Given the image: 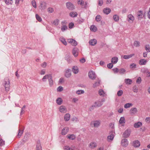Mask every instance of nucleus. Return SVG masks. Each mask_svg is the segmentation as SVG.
Segmentation results:
<instances>
[{"label":"nucleus","mask_w":150,"mask_h":150,"mask_svg":"<svg viewBox=\"0 0 150 150\" xmlns=\"http://www.w3.org/2000/svg\"><path fill=\"white\" fill-rule=\"evenodd\" d=\"M4 1L7 4H12L13 1L12 0H4Z\"/></svg>","instance_id":"nucleus-41"},{"label":"nucleus","mask_w":150,"mask_h":150,"mask_svg":"<svg viewBox=\"0 0 150 150\" xmlns=\"http://www.w3.org/2000/svg\"><path fill=\"white\" fill-rule=\"evenodd\" d=\"M125 81L127 84H131L132 83V80L129 79H126L125 80Z\"/></svg>","instance_id":"nucleus-34"},{"label":"nucleus","mask_w":150,"mask_h":150,"mask_svg":"<svg viewBox=\"0 0 150 150\" xmlns=\"http://www.w3.org/2000/svg\"><path fill=\"white\" fill-rule=\"evenodd\" d=\"M140 145V143L139 141H133L132 143V145L135 147H139Z\"/></svg>","instance_id":"nucleus-15"},{"label":"nucleus","mask_w":150,"mask_h":150,"mask_svg":"<svg viewBox=\"0 0 150 150\" xmlns=\"http://www.w3.org/2000/svg\"><path fill=\"white\" fill-rule=\"evenodd\" d=\"M70 115L69 114H66L64 116V119L66 121H68L70 120Z\"/></svg>","instance_id":"nucleus-28"},{"label":"nucleus","mask_w":150,"mask_h":150,"mask_svg":"<svg viewBox=\"0 0 150 150\" xmlns=\"http://www.w3.org/2000/svg\"><path fill=\"white\" fill-rule=\"evenodd\" d=\"M50 78H49L48 80V82L50 87H52L54 84V81L52 79V76H50Z\"/></svg>","instance_id":"nucleus-18"},{"label":"nucleus","mask_w":150,"mask_h":150,"mask_svg":"<svg viewBox=\"0 0 150 150\" xmlns=\"http://www.w3.org/2000/svg\"><path fill=\"white\" fill-rule=\"evenodd\" d=\"M141 71L142 73H145L148 72V69L146 68H143L141 69Z\"/></svg>","instance_id":"nucleus-51"},{"label":"nucleus","mask_w":150,"mask_h":150,"mask_svg":"<svg viewBox=\"0 0 150 150\" xmlns=\"http://www.w3.org/2000/svg\"><path fill=\"white\" fill-rule=\"evenodd\" d=\"M130 132L131 131L130 130H126L123 134V137L125 138L128 137L129 136Z\"/></svg>","instance_id":"nucleus-11"},{"label":"nucleus","mask_w":150,"mask_h":150,"mask_svg":"<svg viewBox=\"0 0 150 150\" xmlns=\"http://www.w3.org/2000/svg\"><path fill=\"white\" fill-rule=\"evenodd\" d=\"M47 11L50 13H52L54 11L53 9L51 7H49L47 9Z\"/></svg>","instance_id":"nucleus-53"},{"label":"nucleus","mask_w":150,"mask_h":150,"mask_svg":"<svg viewBox=\"0 0 150 150\" xmlns=\"http://www.w3.org/2000/svg\"><path fill=\"white\" fill-rule=\"evenodd\" d=\"M52 75L51 74H48L46 75H45L42 78V80L43 82H45L46 81L47 79H48V80L49 78H50V76H52Z\"/></svg>","instance_id":"nucleus-21"},{"label":"nucleus","mask_w":150,"mask_h":150,"mask_svg":"<svg viewBox=\"0 0 150 150\" xmlns=\"http://www.w3.org/2000/svg\"><path fill=\"white\" fill-rule=\"evenodd\" d=\"M133 45L136 47H139L140 45V43L139 41H135Z\"/></svg>","instance_id":"nucleus-46"},{"label":"nucleus","mask_w":150,"mask_h":150,"mask_svg":"<svg viewBox=\"0 0 150 150\" xmlns=\"http://www.w3.org/2000/svg\"><path fill=\"white\" fill-rule=\"evenodd\" d=\"M100 80L99 79H98L97 81L96 82L93 84V86L94 88H95L98 86L100 84Z\"/></svg>","instance_id":"nucleus-35"},{"label":"nucleus","mask_w":150,"mask_h":150,"mask_svg":"<svg viewBox=\"0 0 150 150\" xmlns=\"http://www.w3.org/2000/svg\"><path fill=\"white\" fill-rule=\"evenodd\" d=\"M99 94L102 96H104L105 94L104 91L102 89H100L99 91Z\"/></svg>","instance_id":"nucleus-48"},{"label":"nucleus","mask_w":150,"mask_h":150,"mask_svg":"<svg viewBox=\"0 0 150 150\" xmlns=\"http://www.w3.org/2000/svg\"><path fill=\"white\" fill-rule=\"evenodd\" d=\"M113 19L115 21H117L119 20V17L117 15H115L113 16Z\"/></svg>","instance_id":"nucleus-43"},{"label":"nucleus","mask_w":150,"mask_h":150,"mask_svg":"<svg viewBox=\"0 0 150 150\" xmlns=\"http://www.w3.org/2000/svg\"><path fill=\"white\" fill-rule=\"evenodd\" d=\"M95 19L97 21L99 22L101 20V17L100 15H98L96 16Z\"/></svg>","instance_id":"nucleus-52"},{"label":"nucleus","mask_w":150,"mask_h":150,"mask_svg":"<svg viewBox=\"0 0 150 150\" xmlns=\"http://www.w3.org/2000/svg\"><path fill=\"white\" fill-rule=\"evenodd\" d=\"M141 82V77H139L137 80L136 82L138 83H140Z\"/></svg>","instance_id":"nucleus-61"},{"label":"nucleus","mask_w":150,"mask_h":150,"mask_svg":"<svg viewBox=\"0 0 150 150\" xmlns=\"http://www.w3.org/2000/svg\"><path fill=\"white\" fill-rule=\"evenodd\" d=\"M138 88L137 86H134L133 87V91L134 92H138Z\"/></svg>","instance_id":"nucleus-59"},{"label":"nucleus","mask_w":150,"mask_h":150,"mask_svg":"<svg viewBox=\"0 0 150 150\" xmlns=\"http://www.w3.org/2000/svg\"><path fill=\"white\" fill-rule=\"evenodd\" d=\"M77 3L78 4H80L82 6H83L84 5V2L82 0H78Z\"/></svg>","instance_id":"nucleus-50"},{"label":"nucleus","mask_w":150,"mask_h":150,"mask_svg":"<svg viewBox=\"0 0 150 150\" xmlns=\"http://www.w3.org/2000/svg\"><path fill=\"white\" fill-rule=\"evenodd\" d=\"M145 49L148 52H150V46L149 45H146L145 46Z\"/></svg>","instance_id":"nucleus-44"},{"label":"nucleus","mask_w":150,"mask_h":150,"mask_svg":"<svg viewBox=\"0 0 150 150\" xmlns=\"http://www.w3.org/2000/svg\"><path fill=\"white\" fill-rule=\"evenodd\" d=\"M111 9L108 8H105L103 10L104 13L107 15L109 14L111 12Z\"/></svg>","instance_id":"nucleus-20"},{"label":"nucleus","mask_w":150,"mask_h":150,"mask_svg":"<svg viewBox=\"0 0 150 150\" xmlns=\"http://www.w3.org/2000/svg\"><path fill=\"white\" fill-rule=\"evenodd\" d=\"M66 5L67 8L70 10H72L75 8L74 5L70 2H67Z\"/></svg>","instance_id":"nucleus-4"},{"label":"nucleus","mask_w":150,"mask_h":150,"mask_svg":"<svg viewBox=\"0 0 150 150\" xmlns=\"http://www.w3.org/2000/svg\"><path fill=\"white\" fill-rule=\"evenodd\" d=\"M47 64L46 62H44L42 64H41V66L43 68H45L47 66Z\"/></svg>","instance_id":"nucleus-63"},{"label":"nucleus","mask_w":150,"mask_h":150,"mask_svg":"<svg viewBox=\"0 0 150 150\" xmlns=\"http://www.w3.org/2000/svg\"><path fill=\"white\" fill-rule=\"evenodd\" d=\"M84 93V91L81 90H77L76 92V93L78 95H80L81 94H83Z\"/></svg>","instance_id":"nucleus-45"},{"label":"nucleus","mask_w":150,"mask_h":150,"mask_svg":"<svg viewBox=\"0 0 150 150\" xmlns=\"http://www.w3.org/2000/svg\"><path fill=\"white\" fill-rule=\"evenodd\" d=\"M36 150H42L40 141H38L36 146Z\"/></svg>","instance_id":"nucleus-22"},{"label":"nucleus","mask_w":150,"mask_h":150,"mask_svg":"<svg viewBox=\"0 0 150 150\" xmlns=\"http://www.w3.org/2000/svg\"><path fill=\"white\" fill-rule=\"evenodd\" d=\"M69 15L72 17H75L77 16V13L76 12L72 11L70 12Z\"/></svg>","instance_id":"nucleus-30"},{"label":"nucleus","mask_w":150,"mask_h":150,"mask_svg":"<svg viewBox=\"0 0 150 150\" xmlns=\"http://www.w3.org/2000/svg\"><path fill=\"white\" fill-rule=\"evenodd\" d=\"M67 137L69 140H73L76 138V136L74 134H69L67 136Z\"/></svg>","instance_id":"nucleus-16"},{"label":"nucleus","mask_w":150,"mask_h":150,"mask_svg":"<svg viewBox=\"0 0 150 150\" xmlns=\"http://www.w3.org/2000/svg\"><path fill=\"white\" fill-rule=\"evenodd\" d=\"M89 42L91 45L94 46L96 44L97 41L96 39H93L90 40Z\"/></svg>","instance_id":"nucleus-17"},{"label":"nucleus","mask_w":150,"mask_h":150,"mask_svg":"<svg viewBox=\"0 0 150 150\" xmlns=\"http://www.w3.org/2000/svg\"><path fill=\"white\" fill-rule=\"evenodd\" d=\"M32 4L33 6L35 8H36L37 6H36V3L35 1L34 0H33L32 1Z\"/></svg>","instance_id":"nucleus-58"},{"label":"nucleus","mask_w":150,"mask_h":150,"mask_svg":"<svg viewBox=\"0 0 150 150\" xmlns=\"http://www.w3.org/2000/svg\"><path fill=\"white\" fill-rule=\"evenodd\" d=\"M59 110L61 113H65L67 112V109L65 106L61 105L59 107Z\"/></svg>","instance_id":"nucleus-7"},{"label":"nucleus","mask_w":150,"mask_h":150,"mask_svg":"<svg viewBox=\"0 0 150 150\" xmlns=\"http://www.w3.org/2000/svg\"><path fill=\"white\" fill-rule=\"evenodd\" d=\"M72 71L75 74H76L79 72V69L77 67L74 66L72 69Z\"/></svg>","instance_id":"nucleus-24"},{"label":"nucleus","mask_w":150,"mask_h":150,"mask_svg":"<svg viewBox=\"0 0 150 150\" xmlns=\"http://www.w3.org/2000/svg\"><path fill=\"white\" fill-rule=\"evenodd\" d=\"M72 53L75 57H76L78 54V50L76 48H74L72 50Z\"/></svg>","instance_id":"nucleus-19"},{"label":"nucleus","mask_w":150,"mask_h":150,"mask_svg":"<svg viewBox=\"0 0 150 150\" xmlns=\"http://www.w3.org/2000/svg\"><path fill=\"white\" fill-rule=\"evenodd\" d=\"M107 66L109 69H111L113 67V64L112 63H110L107 64Z\"/></svg>","instance_id":"nucleus-60"},{"label":"nucleus","mask_w":150,"mask_h":150,"mask_svg":"<svg viewBox=\"0 0 150 150\" xmlns=\"http://www.w3.org/2000/svg\"><path fill=\"white\" fill-rule=\"evenodd\" d=\"M97 146V144L95 141H92L88 145L89 147L91 149H94Z\"/></svg>","instance_id":"nucleus-8"},{"label":"nucleus","mask_w":150,"mask_h":150,"mask_svg":"<svg viewBox=\"0 0 150 150\" xmlns=\"http://www.w3.org/2000/svg\"><path fill=\"white\" fill-rule=\"evenodd\" d=\"M126 71L123 68H122L119 70V72L121 74H123Z\"/></svg>","instance_id":"nucleus-49"},{"label":"nucleus","mask_w":150,"mask_h":150,"mask_svg":"<svg viewBox=\"0 0 150 150\" xmlns=\"http://www.w3.org/2000/svg\"><path fill=\"white\" fill-rule=\"evenodd\" d=\"M118 61V58L116 57H114L112 58L111 60V62L112 64H116Z\"/></svg>","instance_id":"nucleus-23"},{"label":"nucleus","mask_w":150,"mask_h":150,"mask_svg":"<svg viewBox=\"0 0 150 150\" xmlns=\"http://www.w3.org/2000/svg\"><path fill=\"white\" fill-rule=\"evenodd\" d=\"M130 68L132 69H135L136 67V64L134 63L131 64L129 66Z\"/></svg>","instance_id":"nucleus-47"},{"label":"nucleus","mask_w":150,"mask_h":150,"mask_svg":"<svg viewBox=\"0 0 150 150\" xmlns=\"http://www.w3.org/2000/svg\"><path fill=\"white\" fill-rule=\"evenodd\" d=\"M133 105V104L132 103H127L125 104L124 105V107L125 108H130V107L132 106Z\"/></svg>","instance_id":"nucleus-37"},{"label":"nucleus","mask_w":150,"mask_h":150,"mask_svg":"<svg viewBox=\"0 0 150 150\" xmlns=\"http://www.w3.org/2000/svg\"><path fill=\"white\" fill-rule=\"evenodd\" d=\"M35 16L37 20L39 21L40 22L42 21V19L40 17L38 14H36V15Z\"/></svg>","instance_id":"nucleus-54"},{"label":"nucleus","mask_w":150,"mask_h":150,"mask_svg":"<svg viewBox=\"0 0 150 150\" xmlns=\"http://www.w3.org/2000/svg\"><path fill=\"white\" fill-rule=\"evenodd\" d=\"M121 145L123 147H126L128 145V141H121Z\"/></svg>","instance_id":"nucleus-40"},{"label":"nucleus","mask_w":150,"mask_h":150,"mask_svg":"<svg viewBox=\"0 0 150 150\" xmlns=\"http://www.w3.org/2000/svg\"><path fill=\"white\" fill-rule=\"evenodd\" d=\"M68 42L74 46H75L77 44L76 41L72 39H68Z\"/></svg>","instance_id":"nucleus-9"},{"label":"nucleus","mask_w":150,"mask_h":150,"mask_svg":"<svg viewBox=\"0 0 150 150\" xmlns=\"http://www.w3.org/2000/svg\"><path fill=\"white\" fill-rule=\"evenodd\" d=\"M142 125V123L141 122H138L135 123L134 125V127L135 128H138Z\"/></svg>","instance_id":"nucleus-27"},{"label":"nucleus","mask_w":150,"mask_h":150,"mask_svg":"<svg viewBox=\"0 0 150 150\" xmlns=\"http://www.w3.org/2000/svg\"><path fill=\"white\" fill-rule=\"evenodd\" d=\"M67 26L66 25H64L62 27V28H61V30L62 31H65L67 29Z\"/></svg>","instance_id":"nucleus-57"},{"label":"nucleus","mask_w":150,"mask_h":150,"mask_svg":"<svg viewBox=\"0 0 150 150\" xmlns=\"http://www.w3.org/2000/svg\"><path fill=\"white\" fill-rule=\"evenodd\" d=\"M147 62V60L144 59H142L139 61V64L141 65H144L146 64Z\"/></svg>","instance_id":"nucleus-26"},{"label":"nucleus","mask_w":150,"mask_h":150,"mask_svg":"<svg viewBox=\"0 0 150 150\" xmlns=\"http://www.w3.org/2000/svg\"><path fill=\"white\" fill-rule=\"evenodd\" d=\"M93 123L94 127H98L100 125V120H96L93 122Z\"/></svg>","instance_id":"nucleus-14"},{"label":"nucleus","mask_w":150,"mask_h":150,"mask_svg":"<svg viewBox=\"0 0 150 150\" xmlns=\"http://www.w3.org/2000/svg\"><path fill=\"white\" fill-rule=\"evenodd\" d=\"M47 7V4L45 2H42L40 3L39 8L41 10H44Z\"/></svg>","instance_id":"nucleus-5"},{"label":"nucleus","mask_w":150,"mask_h":150,"mask_svg":"<svg viewBox=\"0 0 150 150\" xmlns=\"http://www.w3.org/2000/svg\"><path fill=\"white\" fill-rule=\"evenodd\" d=\"M114 137V134L112 133V134L108 137L107 139L108 140H112L113 139Z\"/></svg>","instance_id":"nucleus-42"},{"label":"nucleus","mask_w":150,"mask_h":150,"mask_svg":"<svg viewBox=\"0 0 150 150\" xmlns=\"http://www.w3.org/2000/svg\"><path fill=\"white\" fill-rule=\"evenodd\" d=\"M57 91L58 92H61L63 90V88L62 86H59L57 89Z\"/></svg>","instance_id":"nucleus-55"},{"label":"nucleus","mask_w":150,"mask_h":150,"mask_svg":"<svg viewBox=\"0 0 150 150\" xmlns=\"http://www.w3.org/2000/svg\"><path fill=\"white\" fill-rule=\"evenodd\" d=\"M134 19V17L132 15L130 14L127 16V20L129 22L132 23Z\"/></svg>","instance_id":"nucleus-10"},{"label":"nucleus","mask_w":150,"mask_h":150,"mask_svg":"<svg viewBox=\"0 0 150 150\" xmlns=\"http://www.w3.org/2000/svg\"><path fill=\"white\" fill-rule=\"evenodd\" d=\"M123 94V91L122 90H120L117 92V95L118 96H121Z\"/></svg>","instance_id":"nucleus-56"},{"label":"nucleus","mask_w":150,"mask_h":150,"mask_svg":"<svg viewBox=\"0 0 150 150\" xmlns=\"http://www.w3.org/2000/svg\"><path fill=\"white\" fill-rule=\"evenodd\" d=\"M88 75L89 78L92 80L95 79L96 77L95 73L93 71H91L89 72Z\"/></svg>","instance_id":"nucleus-3"},{"label":"nucleus","mask_w":150,"mask_h":150,"mask_svg":"<svg viewBox=\"0 0 150 150\" xmlns=\"http://www.w3.org/2000/svg\"><path fill=\"white\" fill-rule=\"evenodd\" d=\"M104 101L105 100L104 98L99 99L95 102L94 105H92L91 107H100L103 105V103Z\"/></svg>","instance_id":"nucleus-1"},{"label":"nucleus","mask_w":150,"mask_h":150,"mask_svg":"<svg viewBox=\"0 0 150 150\" xmlns=\"http://www.w3.org/2000/svg\"><path fill=\"white\" fill-rule=\"evenodd\" d=\"M69 131V128L67 127H65L62 129L61 134L62 135L66 134Z\"/></svg>","instance_id":"nucleus-6"},{"label":"nucleus","mask_w":150,"mask_h":150,"mask_svg":"<svg viewBox=\"0 0 150 150\" xmlns=\"http://www.w3.org/2000/svg\"><path fill=\"white\" fill-rule=\"evenodd\" d=\"M145 121L148 123L150 122V117H146L145 119Z\"/></svg>","instance_id":"nucleus-64"},{"label":"nucleus","mask_w":150,"mask_h":150,"mask_svg":"<svg viewBox=\"0 0 150 150\" xmlns=\"http://www.w3.org/2000/svg\"><path fill=\"white\" fill-rule=\"evenodd\" d=\"M71 70L70 69H67L66 70L65 76L67 78H68L70 77L71 75Z\"/></svg>","instance_id":"nucleus-12"},{"label":"nucleus","mask_w":150,"mask_h":150,"mask_svg":"<svg viewBox=\"0 0 150 150\" xmlns=\"http://www.w3.org/2000/svg\"><path fill=\"white\" fill-rule=\"evenodd\" d=\"M143 13L141 11H139L137 13V17L139 20L141 19L142 17Z\"/></svg>","instance_id":"nucleus-29"},{"label":"nucleus","mask_w":150,"mask_h":150,"mask_svg":"<svg viewBox=\"0 0 150 150\" xmlns=\"http://www.w3.org/2000/svg\"><path fill=\"white\" fill-rule=\"evenodd\" d=\"M59 21L58 20H56L54 21L53 24L56 25H57L59 23Z\"/></svg>","instance_id":"nucleus-62"},{"label":"nucleus","mask_w":150,"mask_h":150,"mask_svg":"<svg viewBox=\"0 0 150 150\" xmlns=\"http://www.w3.org/2000/svg\"><path fill=\"white\" fill-rule=\"evenodd\" d=\"M17 135V137L20 138L21 136L22 135L23 132V130H21V129H19Z\"/></svg>","instance_id":"nucleus-36"},{"label":"nucleus","mask_w":150,"mask_h":150,"mask_svg":"<svg viewBox=\"0 0 150 150\" xmlns=\"http://www.w3.org/2000/svg\"><path fill=\"white\" fill-rule=\"evenodd\" d=\"M59 40L64 45H66L67 44V42L64 38L62 37H61L59 38Z\"/></svg>","instance_id":"nucleus-32"},{"label":"nucleus","mask_w":150,"mask_h":150,"mask_svg":"<svg viewBox=\"0 0 150 150\" xmlns=\"http://www.w3.org/2000/svg\"><path fill=\"white\" fill-rule=\"evenodd\" d=\"M134 55V54H130L129 55H125L122 56L123 58L125 59H128Z\"/></svg>","instance_id":"nucleus-25"},{"label":"nucleus","mask_w":150,"mask_h":150,"mask_svg":"<svg viewBox=\"0 0 150 150\" xmlns=\"http://www.w3.org/2000/svg\"><path fill=\"white\" fill-rule=\"evenodd\" d=\"M125 122V117H121L119 121V123L120 124H122L123 123H124Z\"/></svg>","instance_id":"nucleus-38"},{"label":"nucleus","mask_w":150,"mask_h":150,"mask_svg":"<svg viewBox=\"0 0 150 150\" xmlns=\"http://www.w3.org/2000/svg\"><path fill=\"white\" fill-rule=\"evenodd\" d=\"M64 149L65 150H76V148L75 146H73L70 148L69 146H65Z\"/></svg>","instance_id":"nucleus-31"},{"label":"nucleus","mask_w":150,"mask_h":150,"mask_svg":"<svg viewBox=\"0 0 150 150\" xmlns=\"http://www.w3.org/2000/svg\"><path fill=\"white\" fill-rule=\"evenodd\" d=\"M90 29L93 32H96L97 30V27L95 25H94L91 26L90 27Z\"/></svg>","instance_id":"nucleus-33"},{"label":"nucleus","mask_w":150,"mask_h":150,"mask_svg":"<svg viewBox=\"0 0 150 150\" xmlns=\"http://www.w3.org/2000/svg\"><path fill=\"white\" fill-rule=\"evenodd\" d=\"M56 103L59 105H61L62 102V99L60 98H59L56 100Z\"/></svg>","instance_id":"nucleus-39"},{"label":"nucleus","mask_w":150,"mask_h":150,"mask_svg":"<svg viewBox=\"0 0 150 150\" xmlns=\"http://www.w3.org/2000/svg\"><path fill=\"white\" fill-rule=\"evenodd\" d=\"M7 81H4V87L5 88V91H9L10 87V82L8 79Z\"/></svg>","instance_id":"nucleus-2"},{"label":"nucleus","mask_w":150,"mask_h":150,"mask_svg":"<svg viewBox=\"0 0 150 150\" xmlns=\"http://www.w3.org/2000/svg\"><path fill=\"white\" fill-rule=\"evenodd\" d=\"M137 112V109L136 108H131L129 110L130 113L132 115L135 114Z\"/></svg>","instance_id":"nucleus-13"}]
</instances>
